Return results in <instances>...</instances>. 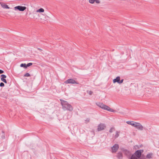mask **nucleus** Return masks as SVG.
<instances>
[{
  "instance_id": "nucleus-5",
  "label": "nucleus",
  "mask_w": 159,
  "mask_h": 159,
  "mask_svg": "<svg viewBox=\"0 0 159 159\" xmlns=\"http://www.w3.org/2000/svg\"><path fill=\"white\" fill-rule=\"evenodd\" d=\"M26 8L25 7H23L20 6H18L14 7L15 10H18L20 11H23Z\"/></svg>"
},
{
  "instance_id": "nucleus-26",
  "label": "nucleus",
  "mask_w": 159,
  "mask_h": 159,
  "mask_svg": "<svg viewBox=\"0 0 159 159\" xmlns=\"http://www.w3.org/2000/svg\"><path fill=\"white\" fill-rule=\"evenodd\" d=\"M123 81H124L123 79L121 80H120V81H119V82H118V84H120L122 83L123 82Z\"/></svg>"
},
{
  "instance_id": "nucleus-7",
  "label": "nucleus",
  "mask_w": 159,
  "mask_h": 159,
  "mask_svg": "<svg viewBox=\"0 0 159 159\" xmlns=\"http://www.w3.org/2000/svg\"><path fill=\"white\" fill-rule=\"evenodd\" d=\"M141 150H138L135 152L134 153V154H135V156H136L138 159H140V157L141 155L142 152H141Z\"/></svg>"
},
{
  "instance_id": "nucleus-24",
  "label": "nucleus",
  "mask_w": 159,
  "mask_h": 159,
  "mask_svg": "<svg viewBox=\"0 0 159 159\" xmlns=\"http://www.w3.org/2000/svg\"><path fill=\"white\" fill-rule=\"evenodd\" d=\"M87 93H88L90 95H91L93 93L92 91H87Z\"/></svg>"
},
{
  "instance_id": "nucleus-18",
  "label": "nucleus",
  "mask_w": 159,
  "mask_h": 159,
  "mask_svg": "<svg viewBox=\"0 0 159 159\" xmlns=\"http://www.w3.org/2000/svg\"><path fill=\"white\" fill-rule=\"evenodd\" d=\"M120 132L118 131L116 132V134L115 135V138H117L119 136V133Z\"/></svg>"
},
{
  "instance_id": "nucleus-3",
  "label": "nucleus",
  "mask_w": 159,
  "mask_h": 159,
  "mask_svg": "<svg viewBox=\"0 0 159 159\" xmlns=\"http://www.w3.org/2000/svg\"><path fill=\"white\" fill-rule=\"evenodd\" d=\"M64 83L66 84H78L79 83L73 79H69L65 81Z\"/></svg>"
},
{
  "instance_id": "nucleus-27",
  "label": "nucleus",
  "mask_w": 159,
  "mask_h": 159,
  "mask_svg": "<svg viewBox=\"0 0 159 159\" xmlns=\"http://www.w3.org/2000/svg\"><path fill=\"white\" fill-rule=\"evenodd\" d=\"M4 86V84L2 83V82H1L0 83V86L1 87H3Z\"/></svg>"
},
{
  "instance_id": "nucleus-2",
  "label": "nucleus",
  "mask_w": 159,
  "mask_h": 159,
  "mask_svg": "<svg viewBox=\"0 0 159 159\" xmlns=\"http://www.w3.org/2000/svg\"><path fill=\"white\" fill-rule=\"evenodd\" d=\"M96 104L98 106L103 109L106 110L108 111L113 112H116V110L111 108L109 107L104 105L102 103L99 102L98 103H96Z\"/></svg>"
},
{
  "instance_id": "nucleus-29",
  "label": "nucleus",
  "mask_w": 159,
  "mask_h": 159,
  "mask_svg": "<svg viewBox=\"0 0 159 159\" xmlns=\"http://www.w3.org/2000/svg\"><path fill=\"white\" fill-rule=\"evenodd\" d=\"M95 2L97 3H100V1L99 0H95Z\"/></svg>"
},
{
  "instance_id": "nucleus-15",
  "label": "nucleus",
  "mask_w": 159,
  "mask_h": 159,
  "mask_svg": "<svg viewBox=\"0 0 159 159\" xmlns=\"http://www.w3.org/2000/svg\"><path fill=\"white\" fill-rule=\"evenodd\" d=\"M44 11V10L42 8H40L37 11V12H43Z\"/></svg>"
},
{
  "instance_id": "nucleus-10",
  "label": "nucleus",
  "mask_w": 159,
  "mask_h": 159,
  "mask_svg": "<svg viewBox=\"0 0 159 159\" xmlns=\"http://www.w3.org/2000/svg\"><path fill=\"white\" fill-rule=\"evenodd\" d=\"M120 76H117L116 77V78L113 80V82L114 83H115L116 82H117L118 83L119 81H120Z\"/></svg>"
},
{
  "instance_id": "nucleus-31",
  "label": "nucleus",
  "mask_w": 159,
  "mask_h": 159,
  "mask_svg": "<svg viewBox=\"0 0 159 159\" xmlns=\"http://www.w3.org/2000/svg\"><path fill=\"white\" fill-rule=\"evenodd\" d=\"M2 139H5V135L4 134H3L2 136Z\"/></svg>"
},
{
  "instance_id": "nucleus-32",
  "label": "nucleus",
  "mask_w": 159,
  "mask_h": 159,
  "mask_svg": "<svg viewBox=\"0 0 159 159\" xmlns=\"http://www.w3.org/2000/svg\"><path fill=\"white\" fill-rule=\"evenodd\" d=\"M39 50H40V51L41 52V51H42V50L39 48H37Z\"/></svg>"
},
{
  "instance_id": "nucleus-9",
  "label": "nucleus",
  "mask_w": 159,
  "mask_h": 159,
  "mask_svg": "<svg viewBox=\"0 0 159 159\" xmlns=\"http://www.w3.org/2000/svg\"><path fill=\"white\" fill-rule=\"evenodd\" d=\"M1 76L2 77L1 78V80L5 83H7V80L5 79L7 77L6 76L2 74L1 75Z\"/></svg>"
},
{
  "instance_id": "nucleus-11",
  "label": "nucleus",
  "mask_w": 159,
  "mask_h": 159,
  "mask_svg": "<svg viewBox=\"0 0 159 159\" xmlns=\"http://www.w3.org/2000/svg\"><path fill=\"white\" fill-rule=\"evenodd\" d=\"M124 152L125 154L127 156H129L131 154L130 152L127 149H125L124 150Z\"/></svg>"
},
{
  "instance_id": "nucleus-22",
  "label": "nucleus",
  "mask_w": 159,
  "mask_h": 159,
  "mask_svg": "<svg viewBox=\"0 0 159 159\" xmlns=\"http://www.w3.org/2000/svg\"><path fill=\"white\" fill-rule=\"evenodd\" d=\"M133 123V121H127L126 122V123L129 124V125H131V124Z\"/></svg>"
},
{
  "instance_id": "nucleus-30",
  "label": "nucleus",
  "mask_w": 159,
  "mask_h": 159,
  "mask_svg": "<svg viewBox=\"0 0 159 159\" xmlns=\"http://www.w3.org/2000/svg\"><path fill=\"white\" fill-rule=\"evenodd\" d=\"M4 73V71L2 70H0V74H2Z\"/></svg>"
},
{
  "instance_id": "nucleus-13",
  "label": "nucleus",
  "mask_w": 159,
  "mask_h": 159,
  "mask_svg": "<svg viewBox=\"0 0 159 159\" xmlns=\"http://www.w3.org/2000/svg\"><path fill=\"white\" fill-rule=\"evenodd\" d=\"M138 158L135 156V154H133L131 156L130 159H138Z\"/></svg>"
},
{
  "instance_id": "nucleus-16",
  "label": "nucleus",
  "mask_w": 159,
  "mask_h": 159,
  "mask_svg": "<svg viewBox=\"0 0 159 159\" xmlns=\"http://www.w3.org/2000/svg\"><path fill=\"white\" fill-rule=\"evenodd\" d=\"M20 66L21 67H24L25 68H26L27 67L25 63H24V64L22 63V64H20Z\"/></svg>"
},
{
  "instance_id": "nucleus-25",
  "label": "nucleus",
  "mask_w": 159,
  "mask_h": 159,
  "mask_svg": "<svg viewBox=\"0 0 159 159\" xmlns=\"http://www.w3.org/2000/svg\"><path fill=\"white\" fill-rule=\"evenodd\" d=\"M32 65V63H28L26 65L27 67L30 66H31Z\"/></svg>"
},
{
  "instance_id": "nucleus-12",
  "label": "nucleus",
  "mask_w": 159,
  "mask_h": 159,
  "mask_svg": "<svg viewBox=\"0 0 159 159\" xmlns=\"http://www.w3.org/2000/svg\"><path fill=\"white\" fill-rule=\"evenodd\" d=\"M1 96L2 97L7 98V95L6 93L3 92L2 93Z\"/></svg>"
},
{
  "instance_id": "nucleus-20",
  "label": "nucleus",
  "mask_w": 159,
  "mask_h": 159,
  "mask_svg": "<svg viewBox=\"0 0 159 159\" xmlns=\"http://www.w3.org/2000/svg\"><path fill=\"white\" fill-rule=\"evenodd\" d=\"M24 76L25 77H29L30 76V75L29 73H27L24 75Z\"/></svg>"
},
{
  "instance_id": "nucleus-17",
  "label": "nucleus",
  "mask_w": 159,
  "mask_h": 159,
  "mask_svg": "<svg viewBox=\"0 0 159 159\" xmlns=\"http://www.w3.org/2000/svg\"><path fill=\"white\" fill-rule=\"evenodd\" d=\"M2 7L5 8H9L8 7V6L6 4H4L3 5H2Z\"/></svg>"
},
{
  "instance_id": "nucleus-4",
  "label": "nucleus",
  "mask_w": 159,
  "mask_h": 159,
  "mask_svg": "<svg viewBox=\"0 0 159 159\" xmlns=\"http://www.w3.org/2000/svg\"><path fill=\"white\" fill-rule=\"evenodd\" d=\"M119 148V146L118 144H114L113 146L111 147V152L112 153H115L118 150Z\"/></svg>"
},
{
  "instance_id": "nucleus-28",
  "label": "nucleus",
  "mask_w": 159,
  "mask_h": 159,
  "mask_svg": "<svg viewBox=\"0 0 159 159\" xmlns=\"http://www.w3.org/2000/svg\"><path fill=\"white\" fill-rule=\"evenodd\" d=\"M90 119L89 118H87L85 120L86 123H87L89 121Z\"/></svg>"
},
{
  "instance_id": "nucleus-6",
  "label": "nucleus",
  "mask_w": 159,
  "mask_h": 159,
  "mask_svg": "<svg viewBox=\"0 0 159 159\" xmlns=\"http://www.w3.org/2000/svg\"><path fill=\"white\" fill-rule=\"evenodd\" d=\"M106 126L103 124H100L98 125V130L100 131L106 128Z\"/></svg>"
},
{
  "instance_id": "nucleus-14",
  "label": "nucleus",
  "mask_w": 159,
  "mask_h": 159,
  "mask_svg": "<svg viewBox=\"0 0 159 159\" xmlns=\"http://www.w3.org/2000/svg\"><path fill=\"white\" fill-rule=\"evenodd\" d=\"M152 153H150L148 154L146 156V157L150 159L152 158Z\"/></svg>"
},
{
  "instance_id": "nucleus-21",
  "label": "nucleus",
  "mask_w": 159,
  "mask_h": 159,
  "mask_svg": "<svg viewBox=\"0 0 159 159\" xmlns=\"http://www.w3.org/2000/svg\"><path fill=\"white\" fill-rule=\"evenodd\" d=\"M95 0H89V2L90 3L93 4L95 2Z\"/></svg>"
},
{
  "instance_id": "nucleus-1",
  "label": "nucleus",
  "mask_w": 159,
  "mask_h": 159,
  "mask_svg": "<svg viewBox=\"0 0 159 159\" xmlns=\"http://www.w3.org/2000/svg\"><path fill=\"white\" fill-rule=\"evenodd\" d=\"M60 100L61 102V104L64 110H67L70 111H72L73 108L70 104L68 103L67 102L65 101L63 99H60Z\"/></svg>"
},
{
  "instance_id": "nucleus-33",
  "label": "nucleus",
  "mask_w": 159,
  "mask_h": 159,
  "mask_svg": "<svg viewBox=\"0 0 159 159\" xmlns=\"http://www.w3.org/2000/svg\"><path fill=\"white\" fill-rule=\"evenodd\" d=\"M2 132L4 134V132L3 131H2Z\"/></svg>"
},
{
  "instance_id": "nucleus-23",
  "label": "nucleus",
  "mask_w": 159,
  "mask_h": 159,
  "mask_svg": "<svg viewBox=\"0 0 159 159\" xmlns=\"http://www.w3.org/2000/svg\"><path fill=\"white\" fill-rule=\"evenodd\" d=\"M114 129V128H111L109 130V132L110 133H112Z\"/></svg>"
},
{
  "instance_id": "nucleus-19",
  "label": "nucleus",
  "mask_w": 159,
  "mask_h": 159,
  "mask_svg": "<svg viewBox=\"0 0 159 159\" xmlns=\"http://www.w3.org/2000/svg\"><path fill=\"white\" fill-rule=\"evenodd\" d=\"M137 122H135L134 121H133V123L131 124V125L132 126L135 127L136 124H137Z\"/></svg>"
},
{
  "instance_id": "nucleus-8",
  "label": "nucleus",
  "mask_w": 159,
  "mask_h": 159,
  "mask_svg": "<svg viewBox=\"0 0 159 159\" xmlns=\"http://www.w3.org/2000/svg\"><path fill=\"white\" fill-rule=\"evenodd\" d=\"M137 129L139 130H142L143 129V126L139 123L137 122L135 127Z\"/></svg>"
}]
</instances>
